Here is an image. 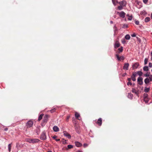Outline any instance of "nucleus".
I'll return each instance as SVG.
<instances>
[{
  "label": "nucleus",
  "instance_id": "nucleus-1",
  "mask_svg": "<svg viewBox=\"0 0 152 152\" xmlns=\"http://www.w3.org/2000/svg\"><path fill=\"white\" fill-rule=\"evenodd\" d=\"M25 140L30 143H33L38 142L40 141L39 140L36 138H27L25 139Z\"/></svg>",
  "mask_w": 152,
  "mask_h": 152
},
{
  "label": "nucleus",
  "instance_id": "nucleus-2",
  "mask_svg": "<svg viewBox=\"0 0 152 152\" xmlns=\"http://www.w3.org/2000/svg\"><path fill=\"white\" fill-rule=\"evenodd\" d=\"M40 139L43 140H45L47 139L46 133L45 131H43L40 136Z\"/></svg>",
  "mask_w": 152,
  "mask_h": 152
},
{
  "label": "nucleus",
  "instance_id": "nucleus-3",
  "mask_svg": "<svg viewBox=\"0 0 152 152\" xmlns=\"http://www.w3.org/2000/svg\"><path fill=\"white\" fill-rule=\"evenodd\" d=\"M33 124V122L32 121L30 120L26 123V126L28 128H30L32 126Z\"/></svg>",
  "mask_w": 152,
  "mask_h": 152
},
{
  "label": "nucleus",
  "instance_id": "nucleus-4",
  "mask_svg": "<svg viewBox=\"0 0 152 152\" xmlns=\"http://www.w3.org/2000/svg\"><path fill=\"white\" fill-rule=\"evenodd\" d=\"M137 75V74L136 72H134L132 73V75L131 76V78L133 81H136V79L135 77Z\"/></svg>",
  "mask_w": 152,
  "mask_h": 152
},
{
  "label": "nucleus",
  "instance_id": "nucleus-5",
  "mask_svg": "<svg viewBox=\"0 0 152 152\" xmlns=\"http://www.w3.org/2000/svg\"><path fill=\"white\" fill-rule=\"evenodd\" d=\"M143 78L141 77H139L137 79L138 83L140 85H142L143 84Z\"/></svg>",
  "mask_w": 152,
  "mask_h": 152
},
{
  "label": "nucleus",
  "instance_id": "nucleus-6",
  "mask_svg": "<svg viewBox=\"0 0 152 152\" xmlns=\"http://www.w3.org/2000/svg\"><path fill=\"white\" fill-rule=\"evenodd\" d=\"M117 3L120 4V5L123 6L124 7H125L126 4V2L125 1H121L118 2L117 1Z\"/></svg>",
  "mask_w": 152,
  "mask_h": 152
},
{
  "label": "nucleus",
  "instance_id": "nucleus-7",
  "mask_svg": "<svg viewBox=\"0 0 152 152\" xmlns=\"http://www.w3.org/2000/svg\"><path fill=\"white\" fill-rule=\"evenodd\" d=\"M117 13L119 14V16L121 18H124L125 17L126 13L124 11L118 12Z\"/></svg>",
  "mask_w": 152,
  "mask_h": 152
},
{
  "label": "nucleus",
  "instance_id": "nucleus-8",
  "mask_svg": "<svg viewBox=\"0 0 152 152\" xmlns=\"http://www.w3.org/2000/svg\"><path fill=\"white\" fill-rule=\"evenodd\" d=\"M139 65V63L137 62L135 63L133 65L132 68L133 69H137Z\"/></svg>",
  "mask_w": 152,
  "mask_h": 152
},
{
  "label": "nucleus",
  "instance_id": "nucleus-9",
  "mask_svg": "<svg viewBox=\"0 0 152 152\" xmlns=\"http://www.w3.org/2000/svg\"><path fill=\"white\" fill-rule=\"evenodd\" d=\"M63 133L64 135L67 137L68 139H70L71 138V136L70 135L68 134L66 131H64Z\"/></svg>",
  "mask_w": 152,
  "mask_h": 152
},
{
  "label": "nucleus",
  "instance_id": "nucleus-10",
  "mask_svg": "<svg viewBox=\"0 0 152 152\" xmlns=\"http://www.w3.org/2000/svg\"><path fill=\"white\" fill-rule=\"evenodd\" d=\"M129 64L128 63H125L124 64V66L123 67V69H124L127 70L128 69V67Z\"/></svg>",
  "mask_w": 152,
  "mask_h": 152
},
{
  "label": "nucleus",
  "instance_id": "nucleus-11",
  "mask_svg": "<svg viewBox=\"0 0 152 152\" xmlns=\"http://www.w3.org/2000/svg\"><path fill=\"white\" fill-rule=\"evenodd\" d=\"M120 46V44L118 41H116L114 44V47L115 48L119 47Z\"/></svg>",
  "mask_w": 152,
  "mask_h": 152
},
{
  "label": "nucleus",
  "instance_id": "nucleus-12",
  "mask_svg": "<svg viewBox=\"0 0 152 152\" xmlns=\"http://www.w3.org/2000/svg\"><path fill=\"white\" fill-rule=\"evenodd\" d=\"M53 130L55 132H58L59 131V128L56 126H55L53 127Z\"/></svg>",
  "mask_w": 152,
  "mask_h": 152
},
{
  "label": "nucleus",
  "instance_id": "nucleus-13",
  "mask_svg": "<svg viewBox=\"0 0 152 152\" xmlns=\"http://www.w3.org/2000/svg\"><path fill=\"white\" fill-rule=\"evenodd\" d=\"M102 119L101 118H100L98 119L97 122V123L100 126L102 125Z\"/></svg>",
  "mask_w": 152,
  "mask_h": 152
},
{
  "label": "nucleus",
  "instance_id": "nucleus-14",
  "mask_svg": "<svg viewBox=\"0 0 152 152\" xmlns=\"http://www.w3.org/2000/svg\"><path fill=\"white\" fill-rule=\"evenodd\" d=\"M132 91L133 93H134L137 95H138L139 94L138 91H137L136 89L134 88H132Z\"/></svg>",
  "mask_w": 152,
  "mask_h": 152
},
{
  "label": "nucleus",
  "instance_id": "nucleus-15",
  "mask_svg": "<svg viewBox=\"0 0 152 152\" xmlns=\"http://www.w3.org/2000/svg\"><path fill=\"white\" fill-rule=\"evenodd\" d=\"M75 145L78 147H80L82 145V144H81L80 142H75Z\"/></svg>",
  "mask_w": 152,
  "mask_h": 152
},
{
  "label": "nucleus",
  "instance_id": "nucleus-16",
  "mask_svg": "<svg viewBox=\"0 0 152 152\" xmlns=\"http://www.w3.org/2000/svg\"><path fill=\"white\" fill-rule=\"evenodd\" d=\"M150 82V80L148 78H145L144 80V82L146 84L149 83Z\"/></svg>",
  "mask_w": 152,
  "mask_h": 152
},
{
  "label": "nucleus",
  "instance_id": "nucleus-17",
  "mask_svg": "<svg viewBox=\"0 0 152 152\" xmlns=\"http://www.w3.org/2000/svg\"><path fill=\"white\" fill-rule=\"evenodd\" d=\"M140 14L143 15H145L147 14V13L145 11H143L140 12Z\"/></svg>",
  "mask_w": 152,
  "mask_h": 152
},
{
  "label": "nucleus",
  "instance_id": "nucleus-18",
  "mask_svg": "<svg viewBox=\"0 0 152 152\" xmlns=\"http://www.w3.org/2000/svg\"><path fill=\"white\" fill-rule=\"evenodd\" d=\"M133 96L132 94L131 93H128V97L130 99H132L133 98Z\"/></svg>",
  "mask_w": 152,
  "mask_h": 152
},
{
  "label": "nucleus",
  "instance_id": "nucleus-19",
  "mask_svg": "<svg viewBox=\"0 0 152 152\" xmlns=\"http://www.w3.org/2000/svg\"><path fill=\"white\" fill-rule=\"evenodd\" d=\"M125 38L127 40H129L130 38V35L129 34H126V35L125 37Z\"/></svg>",
  "mask_w": 152,
  "mask_h": 152
},
{
  "label": "nucleus",
  "instance_id": "nucleus-20",
  "mask_svg": "<svg viewBox=\"0 0 152 152\" xmlns=\"http://www.w3.org/2000/svg\"><path fill=\"white\" fill-rule=\"evenodd\" d=\"M143 70L145 71H148V67L147 66H145L143 68Z\"/></svg>",
  "mask_w": 152,
  "mask_h": 152
},
{
  "label": "nucleus",
  "instance_id": "nucleus-21",
  "mask_svg": "<svg viewBox=\"0 0 152 152\" xmlns=\"http://www.w3.org/2000/svg\"><path fill=\"white\" fill-rule=\"evenodd\" d=\"M150 20V18L149 17H146L145 19V22H149Z\"/></svg>",
  "mask_w": 152,
  "mask_h": 152
},
{
  "label": "nucleus",
  "instance_id": "nucleus-22",
  "mask_svg": "<svg viewBox=\"0 0 152 152\" xmlns=\"http://www.w3.org/2000/svg\"><path fill=\"white\" fill-rule=\"evenodd\" d=\"M148 95L147 94H143V97L144 99H148Z\"/></svg>",
  "mask_w": 152,
  "mask_h": 152
},
{
  "label": "nucleus",
  "instance_id": "nucleus-23",
  "mask_svg": "<svg viewBox=\"0 0 152 152\" xmlns=\"http://www.w3.org/2000/svg\"><path fill=\"white\" fill-rule=\"evenodd\" d=\"M123 6L120 5L118 7V9L119 10H121L123 9Z\"/></svg>",
  "mask_w": 152,
  "mask_h": 152
},
{
  "label": "nucleus",
  "instance_id": "nucleus-24",
  "mask_svg": "<svg viewBox=\"0 0 152 152\" xmlns=\"http://www.w3.org/2000/svg\"><path fill=\"white\" fill-rule=\"evenodd\" d=\"M137 74L140 76H142V73L141 71H138L137 72Z\"/></svg>",
  "mask_w": 152,
  "mask_h": 152
},
{
  "label": "nucleus",
  "instance_id": "nucleus-25",
  "mask_svg": "<svg viewBox=\"0 0 152 152\" xmlns=\"http://www.w3.org/2000/svg\"><path fill=\"white\" fill-rule=\"evenodd\" d=\"M149 90H150L149 88L145 87V89H144V91L145 92H148L149 91Z\"/></svg>",
  "mask_w": 152,
  "mask_h": 152
},
{
  "label": "nucleus",
  "instance_id": "nucleus-26",
  "mask_svg": "<svg viewBox=\"0 0 152 152\" xmlns=\"http://www.w3.org/2000/svg\"><path fill=\"white\" fill-rule=\"evenodd\" d=\"M11 144H9L8 145L9 151V152H10L11 150Z\"/></svg>",
  "mask_w": 152,
  "mask_h": 152
},
{
  "label": "nucleus",
  "instance_id": "nucleus-27",
  "mask_svg": "<svg viewBox=\"0 0 152 152\" xmlns=\"http://www.w3.org/2000/svg\"><path fill=\"white\" fill-rule=\"evenodd\" d=\"M43 115V114H42L39 116L38 119L39 121H40L42 118Z\"/></svg>",
  "mask_w": 152,
  "mask_h": 152
},
{
  "label": "nucleus",
  "instance_id": "nucleus-28",
  "mask_svg": "<svg viewBox=\"0 0 152 152\" xmlns=\"http://www.w3.org/2000/svg\"><path fill=\"white\" fill-rule=\"evenodd\" d=\"M75 116L76 118H78V117H80V115L79 113H75Z\"/></svg>",
  "mask_w": 152,
  "mask_h": 152
},
{
  "label": "nucleus",
  "instance_id": "nucleus-29",
  "mask_svg": "<svg viewBox=\"0 0 152 152\" xmlns=\"http://www.w3.org/2000/svg\"><path fill=\"white\" fill-rule=\"evenodd\" d=\"M45 116L46 117V118L44 120V122H47V121H48L47 118H48V115H46Z\"/></svg>",
  "mask_w": 152,
  "mask_h": 152
},
{
  "label": "nucleus",
  "instance_id": "nucleus-30",
  "mask_svg": "<svg viewBox=\"0 0 152 152\" xmlns=\"http://www.w3.org/2000/svg\"><path fill=\"white\" fill-rule=\"evenodd\" d=\"M118 50L120 52H121L123 51V48L121 47V48H119Z\"/></svg>",
  "mask_w": 152,
  "mask_h": 152
},
{
  "label": "nucleus",
  "instance_id": "nucleus-31",
  "mask_svg": "<svg viewBox=\"0 0 152 152\" xmlns=\"http://www.w3.org/2000/svg\"><path fill=\"white\" fill-rule=\"evenodd\" d=\"M121 42L124 44L126 43V41L124 39H122L121 40Z\"/></svg>",
  "mask_w": 152,
  "mask_h": 152
},
{
  "label": "nucleus",
  "instance_id": "nucleus-32",
  "mask_svg": "<svg viewBox=\"0 0 152 152\" xmlns=\"http://www.w3.org/2000/svg\"><path fill=\"white\" fill-rule=\"evenodd\" d=\"M61 141L62 142V143L63 144H65L66 143V140H64V139H62L61 140Z\"/></svg>",
  "mask_w": 152,
  "mask_h": 152
},
{
  "label": "nucleus",
  "instance_id": "nucleus-33",
  "mask_svg": "<svg viewBox=\"0 0 152 152\" xmlns=\"http://www.w3.org/2000/svg\"><path fill=\"white\" fill-rule=\"evenodd\" d=\"M73 146L72 145H68L67 146V147L68 149H71L73 148Z\"/></svg>",
  "mask_w": 152,
  "mask_h": 152
},
{
  "label": "nucleus",
  "instance_id": "nucleus-34",
  "mask_svg": "<svg viewBox=\"0 0 152 152\" xmlns=\"http://www.w3.org/2000/svg\"><path fill=\"white\" fill-rule=\"evenodd\" d=\"M144 76L145 77H148L150 76L149 73H147L146 74H145Z\"/></svg>",
  "mask_w": 152,
  "mask_h": 152
},
{
  "label": "nucleus",
  "instance_id": "nucleus-35",
  "mask_svg": "<svg viewBox=\"0 0 152 152\" xmlns=\"http://www.w3.org/2000/svg\"><path fill=\"white\" fill-rule=\"evenodd\" d=\"M148 59L147 58H145V60H144V64H147V62H148Z\"/></svg>",
  "mask_w": 152,
  "mask_h": 152
},
{
  "label": "nucleus",
  "instance_id": "nucleus-36",
  "mask_svg": "<svg viewBox=\"0 0 152 152\" xmlns=\"http://www.w3.org/2000/svg\"><path fill=\"white\" fill-rule=\"evenodd\" d=\"M56 108H53V109L51 110H50V112L51 113H53L54 112H55V110H56Z\"/></svg>",
  "mask_w": 152,
  "mask_h": 152
},
{
  "label": "nucleus",
  "instance_id": "nucleus-37",
  "mask_svg": "<svg viewBox=\"0 0 152 152\" xmlns=\"http://www.w3.org/2000/svg\"><path fill=\"white\" fill-rule=\"evenodd\" d=\"M132 16H129V18H128V20H132Z\"/></svg>",
  "mask_w": 152,
  "mask_h": 152
},
{
  "label": "nucleus",
  "instance_id": "nucleus-38",
  "mask_svg": "<svg viewBox=\"0 0 152 152\" xmlns=\"http://www.w3.org/2000/svg\"><path fill=\"white\" fill-rule=\"evenodd\" d=\"M113 29H114V31H115V32L116 31H117V27H116V26H115V25L114 26Z\"/></svg>",
  "mask_w": 152,
  "mask_h": 152
},
{
  "label": "nucleus",
  "instance_id": "nucleus-39",
  "mask_svg": "<svg viewBox=\"0 0 152 152\" xmlns=\"http://www.w3.org/2000/svg\"><path fill=\"white\" fill-rule=\"evenodd\" d=\"M116 56L118 59V60L119 61L120 60V57L119 56V55L117 54L116 55Z\"/></svg>",
  "mask_w": 152,
  "mask_h": 152
},
{
  "label": "nucleus",
  "instance_id": "nucleus-40",
  "mask_svg": "<svg viewBox=\"0 0 152 152\" xmlns=\"http://www.w3.org/2000/svg\"><path fill=\"white\" fill-rule=\"evenodd\" d=\"M149 79L150 80V81H152V75H151L149 76Z\"/></svg>",
  "mask_w": 152,
  "mask_h": 152
},
{
  "label": "nucleus",
  "instance_id": "nucleus-41",
  "mask_svg": "<svg viewBox=\"0 0 152 152\" xmlns=\"http://www.w3.org/2000/svg\"><path fill=\"white\" fill-rule=\"evenodd\" d=\"M124 59V57L123 56H121V57H120V60L121 61V60H123Z\"/></svg>",
  "mask_w": 152,
  "mask_h": 152
},
{
  "label": "nucleus",
  "instance_id": "nucleus-42",
  "mask_svg": "<svg viewBox=\"0 0 152 152\" xmlns=\"http://www.w3.org/2000/svg\"><path fill=\"white\" fill-rule=\"evenodd\" d=\"M135 23L137 25H138L139 24V21L138 20H136L135 21Z\"/></svg>",
  "mask_w": 152,
  "mask_h": 152
},
{
  "label": "nucleus",
  "instance_id": "nucleus-43",
  "mask_svg": "<svg viewBox=\"0 0 152 152\" xmlns=\"http://www.w3.org/2000/svg\"><path fill=\"white\" fill-rule=\"evenodd\" d=\"M144 101L146 103H147L148 102V98L147 99H144Z\"/></svg>",
  "mask_w": 152,
  "mask_h": 152
},
{
  "label": "nucleus",
  "instance_id": "nucleus-44",
  "mask_svg": "<svg viewBox=\"0 0 152 152\" xmlns=\"http://www.w3.org/2000/svg\"><path fill=\"white\" fill-rule=\"evenodd\" d=\"M127 85L128 86H129V85L131 86L132 85V83L130 82H128L127 83Z\"/></svg>",
  "mask_w": 152,
  "mask_h": 152
},
{
  "label": "nucleus",
  "instance_id": "nucleus-45",
  "mask_svg": "<svg viewBox=\"0 0 152 152\" xmlns=\"http://www.w3.org/2000/svg\"><path fill=\"white\" fill-rule=\"evenodd\" d=\"M148 0H143V2L145 4H146L148 1Z\"/></svg>",
  "mask_w": 152,
  "mask_h": 152
},
{
  "label": "nucleus",
  "instance_id": "nucleus-46",
  "mask_svg": "<svg viewBox=\"0 0 152 152\" xmlns=\"http://www.w3.org/2000/svg\"><path fill=\"white\" fill-rule=\"evenodd\" d=\"M112 2H113V4L114 6H116V4L115 3L114 0H112Z\"/></svg>",
  "mask_w": 152,
  "mask_h": 152
},
{
  "label": "nucleus",
  "instance_id": "nucleus-47",
  "mask_svg": "<svg viewBox=\"0 0 152 152\" xmlns=\"http://www.w3.org/2000/svg\"><path fill=\"white\" fill-rule=\"evenodd\" d=\"M149 66L150 67H152V64L151 63H149Z\"/></svg>",
  "mask_w": 152,
  "mask_h": 152
},
{
  "label": "nucleus",
  "instance_id": "nucleus-48",
  "mask_svg": "<svg viewBox=\"0 0 152 152\" xmlns=\"http://www.w3.org/2000/svg\"><path fill=\"white\" fill-rule=\"evenodd\" d=\"M88 144L86 143H84L83 144V146L85 148L87 147L88 146Z\"/></svg>",
  "mask_w": 152,
  "mask_h": 152
},
{
  "label": "nucleus",
  "instance_id": "nucleus-49",
  "mask_svg": "<svg viewBox=\"0 0 152 152\" xmlns=\"http://www.w3.org/2000/svg\"><path fill=\"white\" fill-rule=\"evenodd\" d=\"M131 36L132 37H134L136 36V34L135 33H134L131 35Z\"/></svg>",
  "mask_w": 152,
  "mask_h": 152
},
{
  "label": "nucleus",
  "instance_id": "nucleus-50",
  "mask_svg": "<svg viewBox=\"0 0 152 152\" xmlns=\"http://www.w3.org/2000/svg\"><path fill=\"white\" fill-rule=\"evenodd\" d=\"M57 137V136H54L53 137V138L54 139H56V137Z\"/></svg>",
  "mask_w": 152,
  "mask_h": 152
},
{
  "label": "nucleus",
  "instance_id": "nucleus-51",
  "mask_svg": "<svg viewBox=\"0 0 152 152\" xmlns=\"http://www.w3.org/2000/svg\"><path fill=\"white\" fill-rule=\"evenodd\" d=\"M131 78H128L127 79V80L129 81V82H130L131 80Z\"/></svg>",
  "mask_w": 152,
  "mask_h": 152
},
{
  "label": "nucleus",
  "instance_id": "nucleus-52",
  "mask_svg": "<svg viewBox=\"0 0 152 152\" xmlns=\"http://www.w3.org/2000/svg\"><path fill=\"white\" fill-rule=\"evenodd\" d=\"M126 75V73H125L123 74L122 76H123L124 77Z\"/></svg>",
  "mask_w": 152,
  "mask_h": 152
},
{
  "label": "nucleus",
  "instance_id": "nucleus-53",
  "mask_svg": "<svg viewBox=\"0 0 152 152\" xmlns=\"http://www.w3.org/2000/svg\"><path fill=\"white\" fill-rule=\"evenodd\" d=\"M56 141H59L60 140V139H56L55 140Z\"/></svg>",
  "mask_w": 152,
  "mask_h": 152
},
{
  "label": "nucleus",
  "instance_id": "nucleus-54",
  "mask_svg": "<svg viewBox=\"0 0 152 152\" xmlns=\"http://www.w3.org/2000/svg\"><path fill=\"white\" fill-rule=\"evenodd\" d=\"M4 130L5 131H7L8 130V128H5V129H4Z\"/></svg>",
  "mask_w": 152,
  "mask_h": 152
},
{
  "label": "nucleus",
  "instance_id": "nucleus-55",
  "mask_svg": "<svg viewBox=\"0 0 152 152\" xmlns=\"http://www.w3.org/2000/svg\"><path fill=\"white\" fill-rule=\"evenodd\" d=\"M70 117L69 116H68L67 118V119H66V120L68 121V119H69V118Z\"/></svg>",
  "mask_w": 152,
  "mask_h": 152
},
{
  "label": "nucleus",
  "instance_id": "nucleus-56",
  "mask_svg": "<svg viewBox=\"0 0 152 152\" xmlns=\"http://www.w3.org/2000/svg\"><path fill=\"white\" fill-rule=\"evenodd\" d=\"M77 152H82V151H81L78 150L77 151Z\"/></svg>",
  "mask_w": 152,
  "mask_h": 152
},
{
  "label": "nucleus",
  "instance_id": "nucleus-57",
  "mask_svg": "<svg viewBox=\"0 0 152 152\" xmlns=\"http://www.w3.org/2000/svg\"><path fill=\"white\" fill-rule=\"evenodd\" d=\"M110 23H111V24H113V21H110Z\"/></svg>",
  "mask_w": 152,
  "mask_h": 152
},
{
  "label": "nucleus",
  "instance_id": "nucleus-58",
  "mask_svg": "<svg viewBox=\"0 0 152 152\" xmlns=\"http://www.w3.org/2000/svg\"><path fill=\"white\" fill-rule=\"evenodd\" d=\"M48 152H52L51 151H48Z\"/></svg>",
  "mask_w": 152,
  "mask_h": 152
},
{
  "label": "nucleus",
  "instance_id": "nucleus-59",
  "mask_svg": "<svg viewBox=\"0 0 152 152\" xmlns=\"http://www.w3.org/2000/svg\"><path fill=\"white\" fill-rule=\"evenodd\" d=\"M151 56L152 57V52H151Z\"/></svg>",
  "mask_w": 152,
  "mask_h": 152
},
{
  "label": "nucleus",
  "instance_id": "nucleus-60",
  "mask_svg": "<svg viewBox=\"0 0 152 152\" xmlns=\"http://www.w3.org/2000/svg\"><path fill=\"white\" fill-rule=\"evenodd\" d=\"M151 19H152V13L151 14Z\"/></svg>",
  "mask_w": 152,
  "mask_h": 152
},
{
  "label": "nucleus",
  "instance_id": "nucleus-61",
  "mask_svg": "<svg viewBox=\"0 0 152 152\" xmlns=\"http://www.w3.org/2000/svg\"><path fill=\"white\" fill-rule=\"evenodd\" d=\"M75 129L77 130V127H75Z\"/></svg>",
  "mask_w": 152,
  "mask_h": 152
},
{
  "label": "nucleus",
  "instance_id": "nucleus-62",
  "mask_svg": "<svg viewBox=\"0 0 152 152\" xmlns=\"http://www.w3.org/2000/svg\"><path fill=\"white\" fill-rule=\"evenodd\" d=\"M77 132L78 133H79V132Z\"/></svg>",
  "mask_w": 152,
  "mask_h": 152
},
{
  "label": "nucleus",
  "instance_id": "nucleus-63",
  "mask_svg": "<svg viewBox=\"0 0 152 152\" xmlns=\"http://www.w3.org/2000/svg\"><path fill=\"white\" fill-rule=\"evenodd\" d=\"M139 41L140 42V40H139Z\"/></svg>",
  "mask_w": 152,
  "mask_h": 152
}]
</instances>
